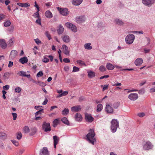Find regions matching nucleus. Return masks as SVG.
I'll return each mask as SVG.
<instances>
[{"instance_id": "338daca9", "label": "nucleus", "mask_w": 155, "mask_h": 155, "mask_svg": "<svg viewBox=\"0 0 155 155\" xmlns=\"http://www.w3.org/2000/svg\"><path fill=\"white\" fill-rule=\"evenodd\" d=\"M68 94V92L67 91H64L62 92V94L63 96H65L67 95Z\"/></svg>"}, {"instance_id": "4c0bfd02", "label": "nucleus", "mask_w": 155, "mask_h": 155, "mask_svg": "<svg viewBox=\"0 0 155 155\" xmlns=\"http://www.w3.org/2000/svg\"><path fill=\"white\" fill-rule=\"evenodd\" d=\"M6 137V134L4 133L0 132V138L5 139Z\"/></svg>"}, {"instance_id": "e433bc0d", "label": "nucleus", "mask_w": 155, "mask_h": 155, "mask_svg": "<svg viewBox=\"0 0 155 155\" xmlns=\"http://www.w3.org/2000/svg\"><path fill=\"white\" fill-rule=\"evenodd\" d=\"M103 106L101 104H98L97 105V111L99 112L101 111L102 109Z\"/></svg>"}, {"instance_id": "72a5a7b5", "label": "nucleus", "mask_w": 155, "mask_h": 155, "mask_svg": "<svg viewBox=\"0 0 155 155\" xmlns=\"http://www.w3.org/2000/svg\"><path fill=\"white\" fill-rule=\"evenodd\" d=\"M59 123V120L58 119H54L53 122V126L55 127Z\"/></svg>"}, {"instance_id": "13d9d810", "label": "nucleus", "mask_w": 155, "mask_h": 155, "mask_svg": "<svg viewBox=\"0 0 155 155\" xmlns=\"http://www.w3.org/2000/svg\"><path fill=\"white\" fill-rule=\"evenodd\" d=\"M34 40L35 43L38 45H39V44L41 43V41L38 38L35 39Z\"/></svg>"}, {"instance_id": "a878e982", "label": "nucleus", "mask_w": 155, "mask_h": 155, "mask_svg": "<svg viewBox=\"0 0 155 155\" xmlns=\"http://www.w3.org/2000/svg\"><path fill=\"white\" fill-rule=\"evenodd\" d=\"M17 52L14 50H13L12 51L10 55V57H11L12 58H13L15 57L17 55Z\"/></svg>"}, {"instance_id": "473e14b6", "label": "nucleus", "mask_w": 155, "mask_h": 155, "mask_svg": "<svg viewBox=\"0 0 155 155\" xmlns=\"http://www.w3.org/2000/svg\"><path fill=\"white\" fill-rule=\"evenodd\" d=\"M115 22L116 24L120 25H122L124 24L123 22L121 20L118 19H115Z\"/></svg>"}, {"instance_id": "5701e85b", "label": "nucleus", "mask_w": 155, "mask_h": 155, "mask_svg": "<svg viewBox=\"0 0 155 155\" xmlns=\"http://www.w3.org/2000/svg\"><path fill=\"white\" fill-rule=\"evenodd\" d=\"M58 28L57 29V32L58 35L62 34L64 30L63 26L61 25H59L58 26Z\"/></svg>"}, {"instance_id": "79ce46f5", "label": "nucleus", "mask_w": 155, "mask_h": 155, "mask_svg": "<svg viewBox=\"0 0 155 155\" xmlns=\"http://www.w3.org/2000/svg\"><path fill=\"white\" fill-rule=\"evenodd\" d=\"M99 70L101 72H104L106 70L105 67L103 65H101L99 68Z\"/></svg>"}, {"instance_id": "f03ea898", "label": "nucleus", "mask_w": 155, "mask_h": 155, "mask_svg": "<svg viewBox=\"0 0 155 155\" xmlns=\"http://www.w3.org/2000/svg\"><path fill=\"white\" fill-rule=\"evenodd\" d=\"M110 123L111 131L114 133L116 131L117 128L119 127V122L117 120L113 119Z\"/></svg>"}, {"instance_id": "8fccbe9b", "label": "nucleus", "mask_w": 155, "mask_h": 155, "mask_svg": "<svg viewBox=\"0 0 155 155\" xmlns=\"http://www.w3.org/2000/svg\"><path fill=\"white\" fill-rule=\"evenodd\" d=\"M33 16L36 18H39V12H36L33 15Z\"/></svg>"}, {"instance_id": "c03bdc74", "label": "nucleus", "mask_w": 155, "mask_h": 155, "mask_svg": "<svg viewBox=\"0 0 155 155\" xmlns=\"http://www.w3.org/2000/svg\"><path fill=\"white\" fill-rule=\"evenodd\" d=\"M37 83H38L37 84L41 86L45 87L46 85V84L45 83L41 81H38Z\"/></svg>"}, {"instance_id": "a18cd8bd", "label": "nucleus", "mask_w": 155, "mask_h": 155, "mask_svg": "<svg viewBox=\"0 0 155 155\" xmlns=\"http://www.w3.org/2000/svg\"><path fill=\"white\" fill-rule=\"evenodd\" d=\"M40 110L38 111L37 112L35 113V116H37L38 114H41V112H43V108H40Z\"/></svg>"}, {"instance_id": "09e8293b", "label": "nucleus", "mask_w": 155, "mask_h": 155, "mask_svg": "<svg viewBox=\"0 0 155 155\" xmlns=\"http://www.w3.org/2000/svg\"><path fill=\"white\" fill-rule=\"evenodd\" d=\"M45 35L46 37L48 38L49 40H51V36L49 34L48 31H47L45 32Z\"/></svg>"}, {"instance_id": "864d4df0", "label": "nucleus", "mask_w": 155, "mask_h": 155, "mask_svg": "<svg viewBox=\"0 0 155 155\" xmlns=\"http://www.w3.org/2000/svg\"><path fill=\"white\" fill-rule=\"evenodd\" d=\"M43 72L41 71H40L37 73V76L38 77H40L43 76Z\"/></svg>"}, {"instance_id": "c9c22d12", "label": "nucleus", "mask_w": 155, "mask_h": 155, "mask_svg": "<svg viewBox=\"0 0 155 155\" xmlns=\"http://www.w3.org/2000/svg\"><path fill=\"white\" fill-rule=\"evenodd\" d=\"M77 63L80 65L82 66H86L85 63L82 61L78 60L77 61Z\"/></svg>"}, {"instance_id": "ea45409f", "label": "nucleus", "mask_w": 155, "mask_h": 155, "mask_svg": "<svg viewBox=\"0 0 155 155\" xmlns=\"http://www.w3.org/2000/svg\"><path fill=\"white\" fill-rule=\"evenodd\" d=\"M11 24V23L9 20H7L4 23V25L5 27L9 26Z\"/></svg>"}, {"instance_id": "bf43d9fd", "label": "nucleus", "mask_w": 155, "mask_h": 155, "mask_svg": "<svg viewBox=\"0 0 155 155\" xmlns=\"http://www.w3.org/2000/svg\"><path fill=\"white\" fill-rule=\"evenodd\" d=\"M10 86L8 85H6L3 86V88L4 90H8Z\"/></svg>"}, {"instance_id": "bb28decb", "label": "nucleus", "mask_w": 155, "mask_h": 155, "mask_svg": "<svg viewBox=\"0 0 155 155\" xmlns=\"http://www.w3.org/2000/svg\"><path fill=\"white\" fill-rule=\"evenodd\" d=\"M20 62L22 64L26 63L28 61V59L26 57L21 58L19 60Z\"/></svg>"}, {"instance_id": "603ef678", "label": "nucleus", "mask_w": 155, "mask_h": 155, "mask_svg": "<svg viewBox=\"0 0 155 155\" xmlns=\"http://www.w3.org/2000/svg\"><path fill=\"white\" fill-rule=\"evenodd\" d=\"M13 40L12 39H10L8 41V45H9V46L11 47L12 46L13 44Z\"/></svg>"}, {"instance_id": "6e6552de", "label": "nucleus", "mask_w": 155, "mask_h": 155, "mask_svg": "<svg viewBox=\"0 0 155 155\" xmlns=\"http://www.w3.org/2000/svg\"><path fill=\"white\" fill-rule=\"evenodd\" d=\"M60 14L63 16H67L69 14V12L68 9L66 8H63L59 9L58 8Z\"/></svg>"}, {"instance_id": "6ab92c4d", "label": "nucleus", "mask_w": 155, "mask_h": 155, "mask_svg": "<svg viewBox=\"0 0 155 155\" xmlns=\"http://www.w3.org/2000/svg\"><path fill=\"white\" fill-rule=\"evenodd\" d=\"M74 118L75 120L77 121H81L82 120V117L81 115L77 113L75 116Z\"/></svg>"}, {"instance_id": "58836bf2", "label": "nucleus", "mask_w": 155, "mask_h": 155, "mask_svg": "<svg viewBox=\"0 0 155 155\" xmlns=\"http://www.w3.org/2000/svg\"><path fill=\"white\" fill-rule=\"evenodd\" d=\"M31 132L30 133V135L32 136L35 134L37 131V129L36 128L34 127L31 129Z\"/></svg>"}, {"instance_id": "680f3d73", "label": "nucleus", "mask_w": 155, "mask_h": 155, "mask_svg": "<svg viewBox=\"0 0 155 155\" xmlns=\"http://www.w3.org/2000/svg\"><path fill=\"white\" fill-rule=\"evenodd\" d=\"M145 93V90L144 89H142L138 91V93L140 94H143Z\"/></svg>"}, {"instance_id": "7c9ffc66", "label": "nucleus", "mask_w": 155, "mask_h": 155, "mask_svg": "<svg viewBox=\"0 0 155 155\" xmlns=\"http://www.w3.org/2000/svg\"><path fill=\"white\" fill-rule=\"evenodd\" d=\"M61 121H62V122L63 123H64V124L67 125H69V121L66 117H64L62 118L61 119Z\"/></svg>"}, {"instance_id": "6e6d98bb", "label": "nucleus", "mask_w": 155, "mask_h": 155, "mask_svg": "<svg viewBox=\"0 0 155 155\" xmlns=\"http://www.w3.org/2000/svg\"><path fill=\"white\" fill-rule=\"evenodd\" d=\"M12 116L13 117V119L14 120H15L16 119L17 114L15 113H12Z\"/></svg>"}, {"instance_id": "2eb2a0df", "label": "nucleus", "mask_w": 155, "mask_h": 155, "mask_svg": "<svg viewBox=\"0 0 155 155\" xmlns=\"http://www.w3.org/2000/svg\"><path fill=\"white\" fill-rule=\"evenodd\" d=\"M81 107L80 105L72 107L71 108V110L73 112H78L81 110Z\"/></svg>"}, {"instance_id": "7ed1b4c3", "label": "nucleus", "mask_w": 155, "mask_h": 155, "mask_svg": "<svg viewBox=\"0 0 155 155\" xmlns=\"http://www.w3.org/2000/svg\"><path fill=\"white\" fill-rule=\"evenodd\" d=\"M135 39V36L132 34L127 35L125 38V41L127 44H130L133 43Z\"/></svg>"}, {"instance_id": "4d7b16f0", "label": "nucleus", "mask_w": 155, "mask_h": 155, "mask_svg": "<svg viewBox=\"0 0 155 155\" xmlns=\"http://www.w3.org/2000/svg\"><path fill=\"white\" fill-rule=\"evenodd\" d=\"M119 104L118 102H115L113 104V107L115 108H117L119 106Z\"/></svg>"}, {"instance_id": "f704fd0d", "label": "nucleus", "mask_w": 155, "mask_h": 155, "mask_svg": "<svg viewBox=\"0 0 155 155\" xmlns=\"http://www.w3.org/2000/svg\"><path fill=\"white\" fill-rule=\"evenodd\" d=\"M69 113L68 109L65 108L62 111V114L63 115H67Z\"/></svg>"}, {"instance_id": "69168bd1", "label": "nucleus", "mask_w": 155, "mask_h": 155, "mask_svg": "<svg viewBox=\"0 0 155 155\" xmlns=\"http://www.w3.org/2000/svg\"><path fill=\"white\" fill-rule=\"evenodd\" d=\"M12 142L16 146H17L18 145V143L15 140H12Z\"/></svg>"}, {"instance_id": "c756f323", "label": "nucleus", "mask_w": 155, "mask_h": 155, "mask_svg": "<svg viewBox=\"0 0 155 155\" xmlns=\"http://www.w3.org/2000/svg\"><path fill=\"white\" fill-rule=\"evenodd\" d=\"M87 73L88 76L90 78H92L95 76V73L93 71H88Z\"/></svg>"}, {"instance_id": "39448f33", "label": "nucleus", "mask_w": 155, "mask_h": 155, "mask_svg": "<svg viewBox=\"0 0 155 155\" xmlns=\"http://www.w3.org/2000/svg\"><path fill=\"white\" fill-rule=\"evenodd\" d=\"M42 128L45 132H47L51 130L50 124L49 123H46L45 122L43 123Z\"/></svg>"}, {"instance_id": "aec40b11", "label": "nucleus", "mask_w": 155, "mask_h": 155, "mask_svg": "<svg viewBox=\"0 0 155 155\" xmlns=\"http://www.w3.org/2000/svg\"><path fill=\"white\" fill-rule=\"evenodd\" d=\"M63 41L65 43H68L70 41L69 37L67 35L62 36L61 37Z\"/></svg>"}, {"instance_id": "9d476101", "label": "nucleus", "mask_w": 155, "mask_h": 155, "mask_svg": "<svg viewBox=\"0 0 155 155\" xmlns=\"http://www.w3.org/2000/svg\"><path fill=\"white\" fill-rule=\"evenodd\" d=\"M138 97L137 94L135 93H132L130 94L128 96V98L130 100L135 101L137 99Z\"/></svg>"}, {"instance_id": "052dcab7", "label": "nucleus", "mask_w": 155, "mask_h": 155, "mask_svg": "<svg viewBox=\"0 0 155 155\" xmlns=\"http://www.w3.org/2000/svg\"><path fill=\"white\" fill-rule=\"evenodd\" d=\"M145 115V114L144 113H140L137 114V115L140 117H144Z\"/></svg>"}, {"instance_id": "c85d7f7f", "label": "nucleus", "mask_w": 155, "mask_h": 155, "mask_svg": "<svg viewBox=\"0 0 155 155\" xmlns=\"http://www.w3.org/2000/svg\"><path fill=\"white\" fill-rule=\"evenodd\" d=\"M91 43H90L85 44L84 45V48L86 49L91 50L92 49V47L91 46Z\"/></svg>"}, {"instance_id": "3c124183", "label": "nucleus", "mask_w": 155, "mask_h": 155, "mask_svg": "<svg viewBox=\"0 0 155 155\" xmlns=\"http://www.w3.org/2000/svg\"><path fill=\"white\" fill-rule=\"evenodd\" d=\"M21 88L20 87H16L15 89V92L16 93H20L21 91Z\"/></svg>"}, {"instance_id": "393cba45", "label": "nucleus", "mask_w": 155, "mask_h": 155, "mask_svg": "<svg viewBox=\"0 0 155 155\" xmlns=\"http://www.w3.org/2000/svg\"><path fill=\"white\" fill-rule=\"evenodd\" d=\"M45 15L47 18H51L53 17L52 13L49 10L45 12Z\"/></svg>"}, {"instance_id": "20e7f679", "label": "nucleus", "mask_w": 155, "mask_h": 155, "mask_svg": "<svg viewBox=\"0 0 155 155\" xmlns=\"http://www.w3.org/2000/svg\"><path fill=\"white\" fill-rule=\"evenodd\" d=\"M153 146L150 141L147 142L143 145V149L145 150H148L153 149Z\"/></svg>"}, {"instance_id": "a19ab883", "label": "nucleus", "mask_w": 155, "mask_h": 155, "mask_svg": "<svg viewBox=\"0 0 155 155\" xmlns=\"http://www.w3.org/2000/svg\"><path fill=\"white\" fill-rule=\"evenodd\" d=\"M24 132L25 133H27L29 132V129L28 126H25L23 129Z\"/></svg>"}, {"instance_id": "f8f14e48", "label": "nucleus", "mask_w": 155, "mask_h": 155, "mask_svg": "<svg viewBox=\"0 0 155 155\" xmlns=\"http://www.w3.org/2000/svg\"><path fill=\"white\" fill-rule=\"evenodd\" d=\"M40 155H49V152L46 147H44L41 150L40 153Z\"/></svg>"}, {"instance_id": "423d86ee", "label": "nucleus", "mask_w": 155, "mask_h": 155, "mask_svg": "<svg viewBox=\"0 0 155 155\" xmlns=\"http://www.w3.org/2000/svg\"><path fill=\"white\" fill-rule=\"evenodd\" d=\"M142 3L145 5L150 6L155 2V0H142Z\"/></svg>"}, {"instance_id": "0eeeda50", "label": "nucleus", "mask_w": 155, "mask_h": 155, "mask_svg": "<svg viewBox=\"0 0 155 155\" xmlns=\"http://www.w3.org/2000/svg\"><path fill=\"white\" fill-rule=\"evenodd\" d=\"M66 26L69 29H70L72 31L76 32L77 31V28L76 26L73 24L67 22L65 24Z\"/></svg>"}, {"instance_id": "4be33fe9", "label": "nucleus", "mask_w": 155, "mask_h": 155, "mask_svg": "<svg viewBox=\"0 0 155 155\" xmlns=\"http://www.w3.org/2000/svg\"><path fill=\"white\" fill-rule=\"evenodd\" d=\"M83 0H72V2L73 5H79L82 2Z\"/></svg>"}, {"instance_id": "a211bd4d", "label": "nucleus", "mask_w": 155, "mask_h": 155, "mask_svg": "<svg viewBox=\"0 0 155 155\" xmlns=\"http://www.w3.org/2000/svg\"><path fill=\"white\" fill-rule=\"evenodd\" d=\"M53 138L54 140V148H56V145L58 144V142L59 141V137L56 135L53 136Z\"/></svg>"}, {"instance_id": "412c9836", "label": "nucleus", "mask_w": 155, "mask_h": 155, "mask_svg": "<svg viewBox=\"0 0 155 155\" xmlns=\"http://www.w3.org/2000/svg\"><path fill=\"white\" fill-rule=\"evenodd\" d=\"M143 62L142 59L141 58H137L135 61V64L137 66H140Z\"/></svg>"}, {"instance_id": "5fc2aeb1", "label": "nucleus", "mask_w": 155, "mask_h": 155, "mask_svg": "<svg viewBox=\"0 0 155 155\" xmlns=\"http://www.w3.org/2000/svg\"><path fill=\"white\" fill-rule=\"evenodd\" d=\"M22 137V134L21 132H18L17 134V139L19 140H20Z\"/></svg>"}, {"instance_id": "b1692460", "label": "nucleus", "mask_w": 155, "mask_h": 155, "mask_svg": "<svg viewBox=\"0 0 155 155\" xmlns=\"http://www.w3.org/2000/svg\"><path fill=\"white\" fill-rule=\"evenodd\" d=\"M106 67L108 70H113L115 68V67L110 63H107L106 64Z\"/></svg>"}, {"instance_id": "37998d69", "label": "nucleus", "mask_w": 155, "mask_h": 155, "mask_svg": "<svg viewBox=\"0 0 155 155\" xmlns=\"http://www.w3.org/2000/svg\"><path fill=\"white\" fill-rule=\"evenodd\" d=\"M47 57H48V56H45L44 57L43 59L42 60V61L44 62L47 63L49 61V59L47 58Z\"/></svg>"}, {"instance_id": "2f4dec72", "label": "nucleus", "mask_w": 155, "mask_h": 155, "mask_svg": "<svg viewBox=\"0 0 155 155\" xmlns=\"http://www.w3.org/2000/svg\"><path fill=\"white\" fill-rule=\"evenodd\" d=\"M10 73L8 72H5L3 75V77L5 80L8 79L9 77Z\"/></svg>"}, {"instance_id": "4468645a", "label": "nucleus", "mask_w": 155, "mask_h": 155, "mask_svg": "<svg viewBox=\"0 0 155 155\" xmlns=\"http://www.w3.org/2000/svg\"><path fill=\"white\" fill-rule=\"evenodd\" d=\"M105 110L107 113H112L113 112V108L109 104L106 105Z\"/></svg>"}, {"instance_id": "9b49d317", "label": "nucleus", "mask_w": 155, "mask_h": 155, "mask_svg": "<svg viewBox=\"0 0 155 155\" xmlns=\"http://www.w3.org/2000/svg\"><path fill=\"white\" fill-rule=\"evenodd\" d=\"M85 18L84 16H81L79 17H76L75 19L76 20L77 22L78 23H80L85 21Z\"/></svg>"}, {"instance_id": "f3484780", "label": "nucleus", "mask_w": 155, "mask_h": 155, "mask_svg": "<svg viewBox=\"0 0 155 155\" xmlns=\"http://www.w3.org/2000/svg\"><path fill=\"white\" fill-rule=\"evenodd\" d=\"M63 49V52L66 55H69V51L68 50V48L66 45H64L62 47Z\"/></svg>"}, {"instance_id": "0e129e2a", "label": "nucleus", "mask_w": 155, "mask_h": 155, "mask_svg": "<svg viewBox=\"0 0 155 155\" xmlns=\"http://www.w3.org/2000/svg\"><path fill=\"white\" fill-rule=\"evenodd\" d=\"M63 61L65 63H69L70 62V60L68 58H65L63 59Z\"/></svg>"}, {"instance_id": "774afa93", "label": "nucleus", "mask_w": 155, "mask_h": 155, "mask_svg": "<svg viewBox=\"0 0 155 155\" xmlns=\"http://www.w3.org/2000/svg\"><path fill=\"white\" fill-rule=\"evenodd\" d=\"M64 69L65 71H68L69 70V67L68 66H65L64 67Z\"/></svg>"}, {"instance_id": "e2e57ef3", "label": "nucleus", "mask_w": 155, "mask_h": 155, "mask_svg": "<svg viewBox=\"0 0 155 155\" xmlns=\"http://www.w3.org/2000/svg\"><path fill=\"white\" fill-rule=\"evenodd\" d=\"M38 19H37L36 21V22L38 24L41 25V19L39 18H38Z\"/></svg>"}, {"instance_id": "49530a36", "label": "nucleus", "mask_w": 155, "mask_h": 155, "mask_svg": "<svg viewBox=\"0 0 155 155\" xmlns=\"http://www.w3.org/2000/svg\"><path fill=\"white\" fill-rule=\"evenodd\" d=\"M112 85L114 86H121V84L120 83H119L118 82H117L116 83H112Z\"/></svg>"}, {"instance_id": "1a4fd4ad", "label": "nucleus", "mask_w": 155, "mask_h": 155, "mask_svg": "<svg viewBox=\"0 0 155 155\" xmlns=\"http://www.w3.org/2000/svg\"><path fill=\"white\" fill-rule=\"evenodd\" d=\"M85 118L87 121L89 122H92L94 120V118L92 117L91 114L87 113L85 114Z\"/></svg>"}, {"instance_id": "de8ad7c7", "label": "nucleus", "mask_w": 155, "mask_h": 155, "mask_svg": "<svg viewBox=\"0 0 155 155\" xmlns=\"http://www.w3.org/2000/svg\"><path fill=\"white\" fill-rule=\"evenodd\" d=\"M79 68L76 67L74 66L73 68V72H76L79 71Z\"/></svg>"}, {"instance_id": "cd10ccee", "label": "nucleus", "mask_w": 155, "mask_h": 155, "mask_svg": "<svg viewBox=\"0 0 155 155\" xmlns=\"http://www.w3.org/2000/svg\"><path fill=\"white\" fill-rule=\"evenodd\" d=\"M17 5L21 7H28L30 6V4L28 3H18Z\"/></svg>"}, {"instance_id": "ddd939ff", "label": "nucleus", "mask_w": 155, "mask_h": 155, "mask_svg": "<svg viewBox=\"0 0 155 155\" xmlns=\"http://www.w3.org/2000/svg\"><path fill=\"white\" fill-rule=\"evenodd\" d=\"M18 74L20 76L22 77H25L28 78H29L31 77V75L30 74H27L26 72L23 71H21L18 73Z\"/></svg>"}, {"instance_id": "f257e3e1", "label": "nucleus", "mask_w": 155, "mask_h": 155, "mask_svg": "<svg viewBox=\"0 0 155 155\" xmlns=\"http://www.w3.org/2000/svg\"><path fill=\"white\" fill-rule=\"evenodd\" d=\"M95 134L94 130L93 129H90L89 131V133L86 135L87 140L92 145H94V143L96 142V140L94 137Z\"/></svg>"}, {"instance_id": "dca6fc26", "label": "nucleus", "mask_w": 155, "mask_h": 155, "mask_svg": "<svg viewBox=\"0 0 155 155\" xmlns=\"http://www.w3.org/2000/svg\"><path fill=\"white\" fill-rule=\"evenodd\" d=\"M0 46L3 49H5L7 46V45L5 40L3 39H2L0 40Z\"/></svg>"}]
</instances>
